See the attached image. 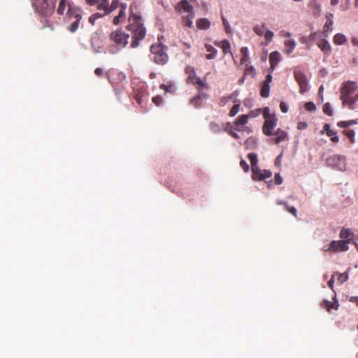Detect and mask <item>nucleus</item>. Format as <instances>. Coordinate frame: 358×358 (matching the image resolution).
<instances>
[{
  "label": "nucleus",
  "mask_w": 358,
  "mask_h": 358,
  "mask_svg": "<svg viewBox=\"0 0 358 358\" xmlns=\"http://www.w3.org/2000/svg\"><path fill=\"white\" fill-rule=\"evenodd\" d=\"M127 29L131 31L133 41L131 43V48H136L139 45L140 41L143 40L146 35V28L142 22L141 17L136 15H131Z\"/></svg>",
  "instance_id": "f257e3e1"
},
{
  "label": "nucleus",
  "mask_w": 358,
  "mask_h": 358,
  "mask_svg": "<svg viewBox=\"0 0 358 358\" xmlns=\"http://www.w3.org/2000/svg\"><path fill=\"white\" fill-rule=\"evenodd\" d=\"M194 82L195 84L199 85L201 87L204 86L207 87V84L205 82H203L200 78H198L196 76L194 79Z\"/></svg>",
  "instance_id": "5fc2aeb1"
},
{
  "label": "nucleus",
  "mask_w": 358,
  "mask_h": 358,
  "mask_svg": "<svg viewBox=\"0 0 358 358\" xmlns=\"http://www.w3.org/2000/svg\"><path fill=\"white\" fill-rule=\"evenodd\" d=\"M222 21H223V24L224 26L226 31L227 33H230L231 31V26H230L229 22L224 17H222Z\"/></svg>",
  "instance_id": "3c124183"
},
{
  "label": "nucleus",
  "mask_w": 358,
  "mask_h": 358,
  "mask_svg": "<svg viewBox=\"0 0 358 358\" xmlns=\"http://www.w3.org/2000/svg\"><path fill=\"white\" fill-rule=\"evenodd\" d=\"M104 15H102L101 13H95V14H93L92 15L90 18H89V22L92 24H94L95 23V21L99 19V18H101L102 17H103Z\"/></svg>",
  "instance_id": "79ce46f5"
},
{
  "label": "nucleus",
  "mask_w": 358,
  "mask_h": 358,
  "mask_svg": "<svg viewBox=\"0 0 358 358\" xmlns=\"http://www.w3.org/2000/svg\"><path fill=\"white\" fill-rule=\"evenodd\" d=\"M350 301L355 303L358 306V296H351L350 298Z\"/></svg>",
  "instance_id": "774afa93"
},
{
  "label": "nucleus",
  "mask_w": 358,
  "mask_h": 358,
  "mask_svg": "<svg viewBox=\"0 0 358 358\" xmlns=\"http://www.w3.org/2000/svg\"><path fill=\"white\" fill-rule=\"evenodd\" d=\"M294 78L300 87V92L304 93L309 89L308 80L306 75L300 70L295 69L294 71Z\"/></svg>",
  "instance_id": "0eeeda50"
},
{
  "label": "nucleus",
  "mask_w": 358,
  "mask_h": 358,
  "mask_svg": "<svg viewBox=\"0 0 358 358\" xmlns=\"http://www.w3.org/2000/svg\"><path fill=\"white\" fill-rule=\"evenodd\" d=\"M336 299V296L335 295L334 296V299H335V301L331 303L329 301H324V303L327 306V308L328 309V310H329L331 308H333V309H335V310H337L339 307V303H338V301Z\"/></svg>",
  "instance_id": "bb28decb"
},
{
  "label": "nucleus",
  "mask_w": 358,
  "mask_h": 358,
  "mask_svg": "<svg viewBox=\"0 0 358 358\" xmlns=\"http://www.w3.org/2000/svg\"><path fill=\"white\" fill-rule=\"evenodd\" d=\"M245 74L254 77L256 74V70L253 66H250L246 69Z\"/></svg>",
  "instance_id": "8fccbe9b"
},
{
  "label": "nucleus",
  "mask_w": 358,
  "mask_h": 358,
  "mask_svg": "<svg viewBox=\"0 0 358 358\" xmlns=\"http://www.w3.org/2000/svg\"><path fill=\"white\" fill-rule=\"evenodd\" d=\"M67 17L69 20L74 19V21L72 22L69 26V30L72 33L76 32L78 29L80 21L82 19L80 10L77 7L69 6L67 11Z\"/></svg>",
  "instance_id": "7ed1b4c3"
},
{
  "label": "nucleus",
  "mask_w": 358,
  "mask_h": 358,
  "mask_svg": "<svg viewBox=\"0 0 358 358\" xmlns=\"http://www.w3.org/2000/svg\"><path fill=\"white\" fill-rule=\"evenodd\" d=\"M210 129L213 133H217L220 130L219 125L216 122H210Z\"/></svg>",
  "instance_id": "09e8293b"
},
{
  "label": "nucleus",
  "mask_w": 358,
  "mask_h": 358,
  "mask_svg": "<svg viewBox=\"0 0 358 358\" xmlns=\"http://www.w3.org/2000/svg\"><path fill=\"white\" fill-rule=\"evenodd\" d=\"M205 47L206 51L209 52V54L206 55V59L209 60L215 59L217 56V50L210 44H206Z\"/></svg>",
  "instance_id": "dca6fc26"
},
{
  "label": "nucleus",
  "mask_w": 358,
  "mask_h": 358,
  "mask_svg": "<svg viewBox=\"0 0 358 358\" xmlns=\"http://www.w3.org/2000/svg\"><path fill=\"white\" fill-rule=\"evenodd\" d=\"M349 241H332L330 243L329 247L325 249V251L337 252L338 250L345 252L349 250Z\"/></svg>",
  "instance_id": "6e6552de"
},
{
  "label": "nucleus",
  "mask_w": 358,
  "mask_h": 358,
  "mask_svg": "<svg viewBox=\"0 0 358 358\" xmlns=\"http://www.w3.org/2000/svg\"><path fill=\"white\" fill-rule=\"evenodd\" d=\"M358 101V94H356L355 97H352L348 103H346L345 106H348L350 110L355 109L356 103Z\"/></svg>",
  "instance_id": "7c9ffc66"
},
{
  "label": "nucleus",
  "mask_w": 358,
  "mask_h": 358,
  "mask_svg": "<svg viewBox=\"0 0 358 358\" xmlns=\"http://www.w3.org/2000/svg\"><path fill=\"white\" fill-rule=\"evenodd\" d=\"M185 72L188 75L187 83L195 84L194 79L196 78V72L192 66H187Z\"/></svg>",
  "instance_id": "2eb2a0df"
},
{
  "label": "nucleus",
  "mask_w": 358,
  "mask_h": 358,
  "mask_svg": "<svg viewBox=\"0 0 358 358\" xmlns=\"http://www.w3.org/2000/svg\"><path fill=\"white\" fill-rule=\"evenodd\" d=\"M248 121V115H242L238 117L234 122V129L236 131H241L242 127L245 125Z\"/></svg>",
  "instance_id": "ddd939ff"
},
{
  "label": "nucleus",
  "mask_w": 358,
  "mask_h": 358,
  "mask_svg": "<svg viewBox=\"0 0 358 358\" xmlns=\"http://www.w3.org/2000/svg\"><path fill=\"white\" fill-rule=\"evenodd\" d=\"M317 45L325 53H328L331 51V45L327 41H320Z\"/></svg>",
  "instance_id": "5701e85b"
},
{
  "label": "nucleus",
  "mask_w": 358,
  "mask_h": 358,
  "mask_svg": "<svg viewBox=\"0 0 358 358\" xmlns=\"http://www.w3.org/2000/svg\"><path fill=\"white\" fill-rule=\"evenodd\" d=\"M323 112L329 116L333 115V110L329 103H326L323 106Z\"/></svg>",
  "instance_id": "f704fd0d"
},
{
  "label": "nucleus",
  "mask_w": 358,
  "mask_h": 358,
  "mask_svg": "<svg viewBox=\"0 0 358 358\" xmlns=\"http://www.w3.org/2000/svg\"><path fill=\"white\" fill-rule=\"evenodd\" d=\"M248 159H250L251 166H256L258 164V159H257V155L255 153H249L248 154Z\"/></svg>",
  "instance_id": "72a5a7b5"
},
{
  "label": "nucleus",
  "mask_w": 358,
  "mask_h": 358,
  "mask_svg": "<svg viewBox=\"0 0 358 358\" xmlns=\"http://www.w3.org/2000/svg\"><path fill=\"white\" fill-rule=\"evenodd\" d=\"M252 172V178L254 180H259L260 175H262V171L259 168L258 165L251 166Z\"/></svg>",
  "instance_id": "a878e982"
},
{
  "label": "nucleus",
  "mask_w": 358,
  "mask_h": 358,
  "mask_svg": "<svg viewBox=\"0 0 358 358\" xmlns=\"http://www.w3.org/2000/svg\"><path fill=\"white\" fill-rule=\"evenodd\" d=\"M277 125V119L275 115L273 117L265 120L262 127L263 133L266 136H272L273 134V130Z\"/></svg>",
  "instance_id": "1a4fd4ad"
},
{
  "label": "nucleus",
  "mask_w": 358,
  "mask_h": 358,
  "mask_svg": "<svg viewBox=\"0 0 358 358\" xmlns=\"http://www.w3.org/2000/svg\"><path fill=\"white\" fill-rule=\"evenodd\" d=\"M286 208L287 209V210H288L290 213H292V215H296V212H297V211H296V208H294V207H293V206H292V207H290V208H289V207L288 206V208Z\"/></svg>",
  "instance_id": "e2e57ef3"
},
{
  "label": "nucleus",
  "mask_w": 358,
  "mask_h": 358,
  "mask_svg": "<svg viewBox=\"0 0 358 358\" xmlns=\"http://www.w3.org/2000/svg\"><path fill=\"white\" fill-rule=\"evenodd\" d=\"M326 164L335 169L341 171L346 170V159L342 155H332L326 159Z\"/></svg>",
  "instance_id": "20e7f679"
},
{
  "label": "nucleus",
  "mask_w": 358,
  "mask_h": 358,
  "mask_svg": "<svg viewBox=\"0 0 358 358\" xmlns=\"http://www.w3.org/2000/svg\"><path fill=\"white\" fill-rule=\"evenodd\" d=\"M220 47L223 50L224 55L227 54V52L230 50V43L227 40H223L220 43Z\"/></svg>",
  "instance_id": "c85d7f7f"
},
{
  "label": "nucleus",
  "mask_w": 358,
  "mask_h": 358,
  "mask_svg": "<svg viewBox=\"0 0 358 358\" xmlns=\"http://www.w3.org/2000/svg\"><path fill=\"white\" fill-rule=\"evenodd\" d=\"M176 10L180 13H186L187 15L194 13L193 6L189 3L187 0H182L180 1L177 6Z\"/></svg>",
  "instance_id": "9d476101"
},
{
  "label": "nucleus",
  "mask_w": 358,
  "mask_h": 358,
  "mask_svg": "<svg viewBox=\"0 0 358 358\" xmlns=\"http://www.w3.org/2000/svg\"><path fill=\"white\" fill-rule=\"evenodd\" d=\"M280 61V54L278 51L272 52L269 55V62L271 64V71H273L276 65Z\"/></svg>",
  "instance_id": "4468645a"
},
{
  "label": "nucleus",
  "mask_w": 358,
  "mask_h": 358,
  "mask_svg": "<svg viewBox=\"0 0 358 358\" xmlns=\"http://www.w3.org/2000/svg\"><path fill=\"white\" fill-rule=\"evenodd\" d=\"M334 275H338V280L341 283H343V282H346L348 280V278H349V274H348V271H346V272H345L343 273H339L338 272H337Z\"/></svg>",
  "instance_id": "473e14b6"
},
{
  "label": "nucleus",
  "mask_w": 358,
  "mask_h": 358,
  "mask_svg": "<svg viewBox=\"0 0 358 358\" xmlns=\"http://www.w3.org/2000/svg\"><path fill=\"white\" fill-rule=\"evenodd\" d=\"M280 108L281 111L282 113H287V111L289 110L288 105L286 103L283 102V101L280 102Z\"/></svg>",
  "instance_id": "603ef678"
},
{
  "label": "nucleus",
  "mask_w": 358,
  "mask_h": 358,
  "mask_svg": "<svg viewBox=\"0 0 358 358\" xmlns=\"http://www.w3.org/2000/svg\"><path fill=\"white\" fill-rule=\"evenodd\" d=\"M168 48L162 43L153 44L150 47V52L154 55L152 59L157 64L164 65L167 63L169 56L167 55Z\"/></svg>",
  "instance_id": "f03ea898"
},
{
  "label": "nucleus",
  "mask_w": 358,
  "mask_h": 358,
  "mask_svg": "<svg viewBox=\"0 0 358 358\" xmlns=\"http://www.w3.org/2000/svg\"><path fill=\"white\" fill-rule=\"evenodd\" d=\"M308 127V124L306 122H299L297 124V128L299 130H303Z\"/></svg>",
  "instance_id": "13d9d810"
},
{
  "label": "nucleus",
  "mask_w": 358,
  "mask_h": 358,
  "mask_svg": "<svg viewBox=\"0 0 358 358\" xmlns=\"http://www.w3.org/2000/svg\"><path fill=\"white\" fill-rule=\"evenodd\" d=\"M275 181L277 185H280L282 182V178L280 176V173H277L275 176Z\"/></svg>",
  "instance_id": "052dcab7"
},
{
  "label": "nucleus",
  "mask_w": 358,
  "mask_h": 358,
  "mask_svg": "<svg viewBox=\"0 0 358 358\" xmlns=\"http://www.w3.org/2000/svg\"><path fill=\"white\" fill-rule=\"evenodd\" d=\"M127 5L125 3L121 4V9L117 16L113 18V24H118L120 21V18L125 17Z\"/></svg>",
  "instance_id": "f3484780"
},
{
  "label": "nucleus",
  "mask_w": 358,
  "mask_h": 358,
  "mask_svg": "<svg viewBox=\"0 0 358 358\" xmlns=\"http://www.w3.org/2000/svg\"><path fill=\"white\" fill-rule=\"evenodd\" d=\"M285 45L286 47V53L289 55L296 47V42L294 40H287L285 42Z\"/></svg>",
  "instance_id": "4be33fe9"
},
{
  "label": "nucleus",
  "mask_w": 358,
  "mask_h": 358,
  "mask_svg": "<svg viewBox=\"0 0 358 358\" xmlns=\"http://www.w3.org/2000/svg\"><path fill=\"white\" fill-rule=\"evenodd\" d=\"M260 94L264 98L268 97L270 94V85L268 83H263Z\"/></svg>",
  "instance_id": "393cba45"
},
{
  "label": "nucleus",
  "mask_w": 358,
  "mask_h": 358,
  "mask_svg": "<svg viewBox=\"0 0 358 358\" xmlns=\"http://www.w3.org/2000/svg\"><path fill=\"white\" fill-rule=\"evenodd\" d=\"M273 134L276 135V138H275L276 144H279L280 142L283 141L287 136V134L280 129H278Z\"/></svg>",
  "instance_id": "a211bd4d"
},
{
  "label": "nucleus",
  "mask_w": 358,
  "mask_h": 358,
  "mask_svg": "<svg viewBox=\"0 0 358 358\" xmlns=\"http://www.w3.org/2000/svg\"><path fill=\"white\" fill-rule=\"evenodd\" d=\"M304 107L306 110L310 111V112H314L316 110V106L312 101L306 103Z\"/></svg>",
  "instance_id": "a19ab883"
},
{
  "label": "nucleus",
  "mask_w": 358,
  "mask_h": 358,
  "mask_svg": "<svg viewBox=\"0 0 358 358\" xmlns=\"http://www.w3.org/2000/svg\"><path fill=\"white\" fill-rule=\"evenodd\" d=\"M56 3L57 0H43L41 10H39L38 6H36L35 2H33L32 5L35 7V10L42 15L48 16L54 12Z\"/></svg>",
  "instance_id": "423d86ee"
},
{
  "label": "nucleus",
  "mask_w": 358,
  "mask_h": 358,
  "mask_svg": "<svg viewBox=\"0 0 358 358\" xmlns=\"http://www.w3.org/2000/svg\"><path fill=\"white\" fill-rule=\"evenodd\" d=\"M152 101L156 104V106H159L162 102V98L160 96H156L152 98Z\"/></svg>",
  "instance_id": "4d7b16f0"
},
{
  "label": "nucleus",
  "mask_w": 358,
  "mask_h": 358,
  "mask_svg": "<svg viewBox=\"0 0 358 358\" xmlns=\"http://www.w3.org/2000/svg\"><path fill=\"white\" fill-rule=\"evenodd\" d=\"M342 241H349V243H353L355 234L350 229H342L339 234Z\"/></svg>",
  "instance_id": "f8f14e48"
},
{
  "label": "nucleus",
  "mask_w": 358,
  "mask_h": 358,
  "mask_svg": "<svg viewBox=\"0 0 358 358\" xmlns=\"http://www.w3.org/2000/svg\"><path fill=\"white\" fill-rule=\"evenodd\" d=\"M201 96H203L205 97L206 95L204 94H199V95H197L195 97H193L190 99V103L191 104H194L196 107H198L199 106V101H200V99H201Z\"/></svg>",
  "instance_id": "ea45409f"
},
{
  "label": "nucleus",
  "mask_w": 358,
  "mask_h": 358,
  "mask_svg": "<svg viewBox=\"0 0 358 358\" xmlns=\"http://www.w3.org/2000/svg\"><path fill=\"white\" fill-rule=\"evenodd\" d=\"M323 129L326 131V134L328 136H333L334 134H336V131L330 129V125L329 124H325L324 125Z\"/></svg>",
  "instance_id": "58836bf2"
},
{
  "label": "nucleus",
  "mask_w": 358,
  "mask_h": 358,
  "mask_svg": "<svg viewBox=\"0 0 358 358\" xmlns=\"http://www.w3.org/2000/svg\"><path fill=\"white\" fill-rule=\"evenodd\" d=\"M120 6V1L119 0H113L110 5H109V8L108 10V13H110L115 10H116Z\"/></svg>",
  "instance_id": "4c0bfd02"
},
{
  "label": "nucleus",
  "mask_w": 358,
  "mask_h": 358,
  "mask_svg": "<svg viewBox=\"0 0 358 358\" xmlns=\"http://www.w3.org/2000/svg\"><path fill=\"white\" fill-rule=\"evenodd\" d=\"M358 124V119L348 121H341L338 122V126L341 128H347L350 126Z\"/></svg>",
  "instance_id": "b1692460"
},
{
  "label": "nucleus",
  "mask_w": 358,
  "mask_h": 358,
  "mask_svg": "<svg viewBox=\"0 0 358 358\" xmlns=\"http://www.w3.org/2000/svg\"><path fill=\"white\" fill-rule=\"evenodd\" d=\"M273 77L271 75V72H270L268 74H267L266 77V80L264 82V83H268V85L272 81Z\"/></svg>",
  "instance_id": "680f3d73"
},
{
  "label": "nucleus",
  "mask_w": 358,
  "mask_h": 358,
  "mask_svg": "<svg viewBox=\"0 0 358 358\" xmlns=\"http://www.w3.org/2000/svg\"><path fill=\"white\" fill-rule=\"evenodd\" d=\"M282 156V154H280V155H279L275 158V165H279V164H280V163H281Z\"/></svg>",
  "instance_id": "338daca9"
},
{
  "label": "nucleus",
  "mask_w": 358,
  "mask_h": 358,
  "mask_svg": "<svg viewBox=\"0 0 358 358\" xmlns=\"http://www.w3.org/2000/svg\"><path fill=\"white\" fill-rule=\"evenodd\" d=\"M271 176H272L271 171H267V170H264L263 173H262V175H260L259 180H265L266 178H269L271 177Z\"/></svg>",
  "instance_id": "a18cd8bd"
},
{
  "label": "nucleus",
  "mask_w": 358,
  "mask_h": 358,
  "mask_svg": "<svg viewBox=\"0 0 358 358\" xmlns=\"http://www.w3.org/2000/svg\"><path fill=\"white\" fill-rule=\"evenodd\" d=\"M333 24V20L331 19H328L326 22L324 27V31H327L330 29V27Z\"/></svg>",
  "instance_id": "6e6d98bb"
},
{
  "label": "nucleus",
  "mask_w": 358,
  "mask_h": 358,
  "mask_svg": "<svg viewBox=\"0 0 358 358\" xmlns=\"http://www.w3.org/2000/svg\"><path fill=\"white\" fill-rule=\"evenodd\" d=\"M240 166L244 170L245 172H248L249 171V166L245 160L242 159L241 161Z\"/></svg>",
  "instance_id": "864d4df0"
},
{
  "label": "nucleus",
  "mask_w": 358,
  "mask_h": 358,
  "mask_svg": "<svg viewBox=\"0 0 358 358\" xmlns=\"http://www.w3.org/2000/svg\"><path fill=\"white\" fill-rule=\"evenodd\" d=\"M267 26L266 23H263L262 25L256 24L253 27V31L258 36H262L264 34V31Z\"/></svg>",
  "instance_id": "aec40b11"
},
{
  "label": "nucleus",
  "mask_w": 358,
  "mask_h": 358,
  "mask_svg": "<svg viewBox=\"0 0 358 358\" xmlns=\"http://www.w3.org/2000/svg\"><path fill=\"white\" fill-rule=\"evenodd\" d=\"M316 35H317V33L316 32H313L311 33L308 38L306 39V43H308V42H311V41H315V38H316Z\"/></svg>",
  "instance_id": "bf43d9fd"
},
{
  "label": "nucleus",
  "mask_w": 358,
  "mask_h": 358,
  "mask_svg": "<svg viewBox=\"0 0 358 358\" xmlns=\"http://www.w3.org/2000/svg\"><path fill=\"white\" fill-rule=\"evenodd\" d=\"M263 115H264V117L266 120L267 119H270L271 117H273V115H275L274 114L271 115L270 113V109L268 107H266L264 109V112H263Z\"/></svg>",
  "instance_id": "de8ad7c7"
},
{
  "label": "nucleus",
  "mask_w": 358,
  "mask_h": 358,
  "mask_svg": "<svg viewBox=\"0 0 358 358\" xmlns=\"http://www.w3.org/2000/svg\"><path fill=\"white\" fill-rule=\"evenodd\" d=\"M96 6L99 10H103L105 11V13L103 15H106L108 14V10L109 8V3L100 2V1H99V3L96 4Z\"/></svg>",
  "instance_id": "2f4dec72"
},
{
  "label": "nucleus",
  "mask_w": 358,
  "mask_h": 358,
  "mask_svg": "<svg viewBox=\"0 0 358 358\" xmlns=\"http://www.w3.org/2000/svg\"><path fill=\"white\" fill-rule=\"evenodd\" d=\"M129 34L124 33L122 29H117L110 34V40L114 42L120 48L128 44Z\"/></svg>",
  "instance_id": "39448f33"
},
{
  "label": "nucleus",
  "mask_w": 358,
  "mask_h": 358,
  "mask_svg": "<svg viewBox=\"0 0 358 358\" xmlns=\"http://www.w3.org/2000/svg\"><path fill=\"white\" fill-rule=\"evenodd\" d=\"M347 41V38L345 35L342 34H336L334 36V42L336 45H343Z\"/></svg>",
  "instance_id": "412c9836"
},
{
  "label": "nucleus",
  "mask_w": 358,
  "mask_h": 358,
  "mask_svg": "<svg viewBox=\"0 0 358 358\" xmlns=\"http://www.w3.org/2000/svg\"><path fill=\"white\" fill-rule=\"evenodd\" d=\"M264 38H265V39L266 41V45H268V43H270L272 41L273 37L274 36V33L272 31L267 29L264 32Z\"/></svg>",
  "instance_id": "e433bc0d"
},
{
  "label": "nucleus",
  "mask_w": 358,
  "mask_h": 358,
  "mask_svg": "<svg viewBox=\"0 0 358 358\" xmlns=\"http://www.w3.org/2000/svg\"><path fill=\"white\" fill-rule=\"evenodd\" d=\"M194 17V13L187 15L186 17V25L189 28L193 27V19Z\"/></svg>",
  "instance_id": "37998d69"
},
{
  "label": "nucleus",
  "mask_w": 358,
  "mask_h": 358,
  "mask_svg": "<svg viewBox=\"0 0 358 358\" xmlns=\"http://www.w3.org/2000/svg\"><path fill=\"white\" fill-rule=\"evenodd\" d=\"M345 134L350 139L352 142L354 141L355 132L352 129L345 130L344 131Z\"/></svg>",
  "instance_id": "49530a36"
},
{
  "label": "nucleus",
  "mask_w": 358,
  "mask_h": 358,
  "mask_svg": "<svg viewBox=\"0 0 358 358\" xmlns=\"http://www.w3.org/2000/svg\"><path fill=\"white\" fill-rule=\"evenodd\" d=\"M356 94H358V92L349 94H341V99L343 101V106H345L346 105V103L349 101L352 97H355L356 96Z\"/></svg>",
  "instance_id": "cd10ccee"
},
{
  "label": "nucleus",
  "mask_w": 358,
  "mask_h": 358,
  "mask_svg": "<svg viewBox=\"0 0 358 358\" xmlns=\"http://www.w3.org/2000/svg\"><path fill=\"white\" fill-rule=\"evenodd\" d=\"M241 54L243 55V57L241 59V64H244L248 59L249 57V50L247 47H243L241 50Z\"/></svg>",
  "instance_id": "c756f323"
},
{
  "label": "nucleus",
  "mask_w": 358,
  "mask_h": 358,
  "mask_svg": "<svg viewBox=\"0 0 358 358\" xmlns=\"http://www.w3.org/2000/svg\"><path fill=\"white\" fill-rule=\"evenodd\" d=\"M239 109H240V104L238 103V104L234 105L229 112V115L231 117L235 116L238 113Z\"/></svg>",
  "instance_id": "c03bdc74"
},
{
  "label": "nucleus",
  "mask_w": 358,
  "mask_h": 358,
  "mask_svg": "<svg viewBox=\"0 0 358 358\" xmlns=\"http://www.w3.org/2000/svg\"><path fill=\"white\" fill-rule=\"evenodd\" d=\"M66 6V0H61L60 2H59V7H58L57 10V13L59 15H64Z\"/></svg>",
  "instance_id": "c9c22d12"
},
{
  "label": "nucleus",
  "mask_w": 358,
  "mask_h": 358,
  "mask_svg": "<svg viewBox=\"0 0 358 358\" xmlns=\"http://www.w3.org/2000/svg\"><path fill=\"white\" fill-rule=\"evenodd\" d=\"M331 137V141L334 143H338L339 141V137L336 134H334L333 136H330Z\"/></svg>",
  "instance_id": "0e129e2a"
},
{
  "label": "nucleus",
  "mask_w": 358,
  "mask_h": 358,
  "mask_svg": "<svg viewBox=\"0 0 358 358\" xmlns=\"http://www.w3.org/2000/svg\"><path fill=\"white\" fill-rule=\"evenodd\" d=\"M210 25V22L207 18H200L196 21V26L201 29H207Z\"/></svg>",
  "instance_id": "6ab92c4d"
},
{
  "label": "nucleus",
  "mask_w": 358,
  "mask_h": 358,
  "mask_svg": "<svg viewBox=\"0 0 358 358\" xmlns=\"http://www.w3.org/2000/svg\"><path fill=\"white\" fill-rule=\"evenodd\" d=\"M358 86L356 83L348 81L341 88V94H349L357 92Z\"/></svg>",
  "instance_id": "9b49d317"
},
{
  "label": "nucleus",
  "mask_w": 358,
  "mask_h": 358,
  "mask_svg": "<svg viewBox=\"0 0 358 358\" xmlns=\"http://www.w3.org/2000/svg\"><path fill=\"white\" fill-rule=\"evenodd\" d=\"M99 0H86L87 3L90 6H95L99 3Z\"/></svg>",
  "instance_id": "69168bd1"
}]
</instances>
